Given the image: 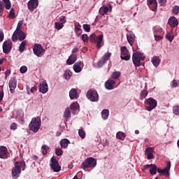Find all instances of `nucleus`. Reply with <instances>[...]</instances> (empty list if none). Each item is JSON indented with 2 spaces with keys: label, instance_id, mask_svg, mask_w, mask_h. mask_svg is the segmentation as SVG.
Wrapping results in <instances>:
<instances>
[{
  "label": "nucleus",
  "instance_id": "obj_43",
  "mask_svg": "<svg viewBox=\"0 0 179 179\" xmlns=\"http://www.w3.org/2000/svg\"><path fill=\"white\" fill-rule=\"evenodd\" d=\"M173 114L175 115H179V106H175L173 107Z\"/></svg>",
  "mask_w": 179,
  "mask_h": 179
},
{
  "label": "nucleus",
  "instance_id": "obj_39",
  "mask_svg": "<svg viewBox=\"0 0 179 179\" xmlns=\"http://www.w3.org/2000/svg\"><path fill=\"white\" fill-rule=\"evenodd\" d=\"M148 96V90H143L141 91V94H140V99L141 100H143Z\"/></svg>",
  "mask_w": 179,
  "mask_h": 179
},
{
  "label": "nucleus",
  "instance_id": "obj_37",
  "mask_svg": "<svg viewBox=\"0 0 179 179\" xmlns=\"http://www.w3.org/2000/svg\"><path fill=\"white\" fill-rule=\"evenodd\" d=\"M166 38L168 40V41H170V43H172L174 40V36L171 34V32H169L166 34Z\"/></svg>",
  "mask_w": 179,
  "mask_h": 179
},
{
  "label": "nucleus",
  "instance_id": "obj_42",
  "mask_svg": "<svg viewBox=\"0 0 179 179\" xmlns=\"http://www.w3.org/2000/svg\"><path fill=\"white\" fill-rule=\"evenodd\" d=\"M78 107H79V104H78V103H73L71 105L70 108L73 111H76Z\"/></svg>",
  "mask_w": 179,
  "mask_h": 179
},
{
  "label": "nucleus",
  "instance_id": "obj_4",
  "mask_svg": "<svg viewBox=\"0 0 179 179\" xmlns=\"http://www.w3.org/2000/svg\"><path fill=\"white\" fill-rule=\"evenodd\" d=\"M145 58L146 57L143 55V53H141V52H134L132 56V61L134 66H141V65H142L141 61H145Z\"/></svg>",
  "mask_w": 179,
  "mask_h": 179
},
{
  "label": "nucleus",
  "instance_id": "obj_60",
  "mask_svg": "<svg viewBox=\"0 0 179 179\" xmlns=\"http://www.w3.org/2000/svg\"><path fill=\"white\" fill-rule=\"evenodd\" d=\"M0 41H3V31L0 30Z\"/></svg>",
  "mask_w": 179,
  "mask_h": 179
},
{
  "label": "nucleus",
  "instance_id": "obj_20",
  "mask_svg": "<svg viewBox=\"0 0 179 179\" xmlns=\"http://www.w3.org/2000/svg\"><path fill=\"white\" fill-rule=\"evenodd\" d=\"M168 23L172 28L177 27V26H178V20H177L176 17H171L168 20Z\"/></svg>",
  "mask_w": 179,
  "mask_h": 179
},
{
  "label": "nucleus",
  "instance_id": "obj_15",
  "mask_svg": "<svg viewBox=\"0 0 179 179\" xmlns=\"http://www.w3.org/2000/svg\"><path fill=\"white\" fill-rule=\"evenodd\" d=\"M10 156V154L8 152V148L5 146H0V158L8 159Z\"/></svg>",
  "mask_w": 179,
  "mask_h": 179
},
{
  "label": "nucleus",
  "instance_id": "obj_48",
  "mask_svg": "<svg viewBox=\"0 0 179 179\" xmlns=\"http://www.w3.org/2000/svg\"><path fill=\"white\" fill-rule=\"evenodd\" d=\"M179 86V81L177 80H173L172 81L171 87H178Z\"/></svg>",
  "mask_w": 179,
  "mask_h": 179
},
{
  "label": "nucleus",
  "instance_id": "obj_21",
  "mask_svg": "<svg viewBox=\"0 0 179 179\" xmlns=\"http://www.w3.org/2000/svg\"><path fill=\"white\" fill-rule=\"evenodd\" d=\"M69 97L71 100L79 98V95L78 94V91L76 90V89L73 88L71 90V91L69 92Z\"/></svg>",
  "mask_w": 179,
  "mask_h": 179
},
{
  "label": "nucleus",
  "instance_id": "obj_56",
  "mask_svg": "<svg viewBox=\"0 0 179 179\" xmlns=\"http://www.w3.org/2000/svg\"><path fill=\"white\" fill-rule=\"evenodd\" d=\"M42 149L45 150V152H48L50 150V147H48L47 145H43L42 146Z\"/></svg>",
  "mask_w": 179,
  "mask_h": 179
},
{
  "label": "nucleus",
  "instance_id": "obj_6",
  "mask_svg": "<svg viewBox=\"0 0 179 179\" xmlns=\"http://www.w3.org/2000/svg\"><path fill=\"white\" fill-rule=\"evenodd\" d=\"M90 41L91 43H96V48L100 50L101 48V43H103V35L100 34L96 36V34H92L90 36Z\"/></svg>",
  "mask_w": 179,
  "mask_h": 179
},
{
  "label": "nucleus",
  "instance_id": "obj_35",
  "mask_svg": "<svg viewBox=\"0 0 179 179\" xmlns=\"http://www.w3.org/2000/svg\"><path fill=\"white\" fill-rule=\"evenodd\" d=\"M8 17L9 19H15V17H16V15H15V8H13L10 9Z\"/></svg>",
  "mask_w": 179,
  "mask_h": 179
},
{
  "label": "nucleus",
  "instance_id": "obj_54",
  "mask_svg": "<svg viewBox=\"0 0 179 179\" xmlns=\"http://www.w3.org/2000/svg\"><path fill=\"white\" fill-rule=\"evenodd\" d=\"M161 6H166V3H167V0H158Z\"/></svg>",
  "mask_w": 179,
  "mask_h": 179
},
{
  "label": "nucleus",
  "instance_id": "obj_57",
  "mask_svg": "<svg viewBox=\"0 0 179 179\" xmlns=\"http://www.w3.org/2000/svg\"><path fill=\"white\" fill-rule=\"evenodd\" d=\"M155 38L156 41H160V40H163V36L155 35Z\"/></svg>",
  "mask_w": 179,
  "mask_h": 179
},
{
  "label": "nucleus",
  "instance_id": "obj_55",
  "mask_svg": "<svg viewBox=\"0 0 179 179\" xmlns=\"http://www.w3.org/2000/svg\"><path fill=\"white\" fill-rule=\"evenodd\" d=\"M17 129V124L16 123H12L10 125V129H13V131H15V129Z\"/></svg>",
  "mask_w": 179,
  "mask_h": 179
},
{
  "label": "nucleus",
  "instance_id": "obj_53",
  "mask_svg": "<svg viewBox=\"0 0 179 179\" xmlns=\"http://www.w3.org/2000/svg\"><path fill=\"white\" fill-rule=\"evenodd\" d=\"M17 40H19V38H17V35H16V34H15V32H14L13 36H12V41L14 43H16V41H17Z\"/></svg>",
  "mask_w": 179,
  "mask_h": 179
},
{
  "label": "nucleus",
  "instance_id": "obj_30",
  "mask_svg": "<svg viewBox=\"0 0 179 179\" xmlns=\"http://www.w3.org/2000/svg\"><path fill=\"white\" fill-rule=\"evenodd\" d=\"M127 137V135H125V133L122 131H118L116 134L117 139H120V141H124L125 138Z\"/></svg>",
  "mask_w": 179,
  "mask_h": 179
},
{
  "label": "nucleus",
  "instance_id": "obj_8",
  "mask_svg": "<svg viewBox=\"0 0 179 179\" xmlns=\"http://www.w3.org/2000/svg\"><path fill=\"white\" fill-rule=\"evenodd\" d=\"M86 96L90 101H99V94H97V91L94 90H88Z\"/></svg>",
  "mask_w": 179,
  "mask_h": 179
},
{
  "label": "nucleus",
  "instance_id": "obj_16",
  "mask_svg": "<svg viewBox=\"0 0 179 179\" xmlns=\"http://www.w3.org/2000/svg\"><path fill=\"white\" fill-rule=\"evenodd\" d=\"M27 5L29 10L33 12L34 9H37V6H38V0H30Z\"/></svg>",
  "mask_w": 179,
  "mask_h": 179
},
{
  "label": "nucleus",
  "instance_id": "obj_31",
  "mask_svg": "<svg viewBox=\"0 0 179 179\" xmlns=\"http://www.w3.org/2000/svg\"><path fill=\"white\" fill-rule=\"evenodd\" d=\"M27 44V41H23L20 46H19V51L20 52H23L26 50V45Z\"/></svg>",
  "mask_w": 179,
  "mask_h": 179
},
{
  "label": "nucleus",
  "instance_id": "obj_29",
  "mask_svg": "<svg viewBox=\"0 0 179 179\" xmlns=\"http://www.w3.org/2000/svg\"><path fill=\"white\" fill-rule=\"evenodd\" d=\"M99 13L102 16H104V15L108 13V7L103 6L99 8Z\"/></svg>",
  "mask_w": 179,
  "mask_h": 179
},
{
  "label": "nucleus",
  "instance_id": "obj_2",
  "mask_svg": "<svg viewBox=\"0 0 179 179\" xmlns=\"http://www.w3.org/2000/svg\"><path fill=\"white\" fill-rule=\"evenodd\" d=\"M23 167L22 170H24L26 167V162H16L15 164V167L12 169V177L13 179H17L20 176V173H22V168Z\"/></svg>",
  "mask_w": 179,
  "mask_h": 179
},
{
  "label": "nucleus",
  "instance_id": "obj_25",
  "mask_svg": "<svg viewBox=\"0 0 179 179\" xmlns=\"http://www.w3.org/2000/svg\"><path fill=\"white\" fill-rule=\"evenodd\" d=\"M76 55H71L66 61L67 65H73L76 62Z\"/></svg>",
  "mask_w": 179,
  "mask_h": 179
},
{
  "label": "nucleus",
  "instance_id": "obj_63",
  "mask_svg": "<svg viewBox=\"0 0 179 179\" xmlns=\"http://www.w3.org/2000/svg\"><path fill=\"white\" fill-rule=\"evenodd\" d=\"M152 167V164H146L144 166V170H146L148 169H150Z\"/></svg>",
  "mask_w": 179,
  "mask_h": 179
},
{
  "label": "nucleus",
  "instance_id": "obj_61",
  "mask_svg": "<svg viewBox=\"0 0 179 179\" xmlns=\"http://www.w3.org/2000/svg\"><path fill=\"white\" fill-rule=\"evenodd\" d=\"M10 75V70H6V71L5 72V78L6 79V78L8 77V76Z\"/></svg>",
  "mask_w": 179,
  "mask_h": 179
},
{
  "label": "nucleus",
  "instance_id": "obj_3",
  "mask_svg": "<svg viewBox=\"0 0 179 179\" xmlns=\"http://www.w3.org/2000/svg\"><path fill=\"white\" fill-rule=\"evenodd\" d=\"M29 129L34 132L35 134L38 132L40 128H41V117H33L29 123Z\"/></svg>",
  "mask_w": 179,
  "mask_h": 179
},
{
  "label": "nucleus",
  "instance_id": "obj_26",
  "mask_svg": "<svg viewBox=\"0 0 179 179\" xmlns=\"http://www.w3.org/2000/svg\"><path fill=\"white\" fill-rule=\"evenodd\" d=\"M69 143H71V141H69V140L67 138H64L60 141V146L63 149H66V148H68Z\"/></svg>",
  "mask_w": 179,
  "mask_h": 179
},
{
  "label": "nucleus",
  "instance_id": "obj_13",
  "mask_svg": "<svg viewBox=\"0 0 179 179\" xmlns=\"http://www.w3.org/2000/svg\"><path fill=\"white\" fill-rule=\"evenodd\" d=\"M10 51H12V41L8 40L3 43V52L9 54Z\"/></svg>",
  "mask_w": 179,
  "mask_h": 179
},
{
  "label": "nucleus",
  "instance_id": "obj_14",
  "mask_svg": "<svg viewBox=\"0 0 179 179\" xmlns=\"http://www.w3.org/2000/svg\"><path fill=\"white\" fill-rule=\"evenodd\" d=\"M147 5L152 12L157 11V0H147Z\"/></svg>",
  "mask_w": 179,
  "mask_h": 179
},
{
  "label": "nucleus",
  "instance_id": "obj_58",
  "mask_svg": "<svg viewBox=\"0 0 179 179\" xmlns=\"http://www.w3.org/2000/svg\"><path fill=\"white\" fill-rule=\"evenodd\" d=\"M66 20H65V16H62L60 17V23H62V24H64V23H66Z\"/></svg>",
  "mask_w": 179,
  "mask_h": 179
},
{
  "label": "nucleus",
  "instance_id": "obj_1",
  "mask_svg": "<svg viewBox=\"0 0 179 179\" xmlns=\"http://www.w3.org/2000/svg\"><path fill=\"white\" fill-rule=\"evenodd\" d=\"M170 169H171V162H170V161L166 162V166L164 169L157 168L156 164H152L151 167L150 168V174L152 176H156V174L159 173V176H166V177H169Z\"/></svg>",
  "mask_w": 179,
  "mask_h": 179
},
{
  "label": "nucleus",
  "instance_id": "obj_40",
  "mask_svg": "<svg viewBox=\"0 0 179 179\" xmlns=\"http://www.w3.org/2000/svg\"><path fill=\"white\" fill-rule=\"evenodd\" d=\"M78 135L82 138V139H85L86 138V132L83 129H79L78 131Z\"/></svg>",
  "mask_w": 179,
  "mask_h": 179
},
{
  "label": "nucleus",
  "instance_id": "obj_22",
  "mask_svg": "<svg viewBox=\"0 0 179 179\" xmlns=\"http://www.w3.org/2000/svg\"><path fill=\"white\" fill-rule=\"evenodd\" d=\"M15 34H16L20 41H23L26 38V34L23 31H15Z\"/></svg>",
  "mask_w": 179,
  "mask_h": 179
},
{
  "label": "nucleus",
  "instance_id": "obj_38",
  "mask_svg": "<svg viewBox=\"0 0 179 179\" xmlns=\"http://www.w3.org/2000/svg\"><path fill=\"white\" fill-rule=\"evenodd\" d=\"M64 117H65V118H71V110H69V108H66L64 113Z\"/></svg>",
  "mask_w": 179,
  "mask_h": 179
},
{
  "label": "nucleus",
  "instance_id": "obj_45",
  "mask_svg": "<svg viewBox=\"0 0 179 179\" xmlns=\"http://www.w3.org/2000/svg\"><path fill=\"white\" fill-rule=\"evenodd\" d=\"M55 154L57 156H62V155H64V151L61 148H57L55 150Z\"/></svg>",
  "mask_w": 179,
  "mask_h": 179
},
{
  "label": "nucleus",
  "instance_id": "obj_64",
  "mask_svg": "<svg viewBox=\"0 0 179 179\" xmlns=\"http://www.w3.org/2000/svg\"><path fill=\"white\" fill-rule=\"evenodd\" d=\"M3 100V92H0V103Z\"/></svg>",
  "mask_w": 179,
  "mask_h": 179
},
{
  "label": "nucleus",
  "instance_id": "obj_51",
  "mask_svg": "<svg viewBox=\"0 0 179 179\" xmlns=\"http://www.w3.org/2000/svg\"><path fill=\"white\" fill-rule=\"evenodd\" d=\"M20 71L21 73H26V72H27V67L26 66H22L20 68Z\"/></svg>",
  "mask_w": 179,
  "mask_h": 179
},
{
  "label": "nucleus",
  "instance_id": "obj_32",
  "mask_svg": "<svg viewBox=\"0 0 179 179\" xmlns=\"http://www.w3.org/2000/svg\"><path fill=\"white\" fill-rule=\"evenodd\" d=\"M109 114L110 111L108 110V109L103 110L101 112V116L103 120H107V118H108Z\"/></svg>",
  "mask_w": 179,
  "mask_h": 179
},
{
  "label": "nucleus",
  "instance_id": "obj_50",
  "mask_svg": "<svg viewBox=\"0 0 179 179\" xmlns=\"http://www.w3.org/2000/svg\"><path fill=\"white\" fill-rule=\"evenodd\" d=\"M5 7H3V4L2 3V1H0V16H2L3 15V9Z\"/></svg>",
  "mask_w": 179,
  "mask_h": 179
},
{
  "label": "nucleus",
  "instance_id": "obj_46",
  "mask_svg": "<svg viewBox=\"0 0 179 179\" xmlns=\"http://www.w3.org/2000/svg\"><path fill=\"white\" fill-rule=\"evenodd\" d=\"M81 38L84 43H87L89 41V36L86 34H83Z\"/></svg>",
  "mask_w": 179,
  "mask_h": 179
},
{
  "label": "nucleus",
  "instance_id": "obj_10",
  "mask_svg": "<svg viewBox=\"0 0 179 179\" xmlns=\"http://www.w3.org/2000/svg\"><path fill=\"white\" fill-rule=\"evenodd\" d=\"M33 51L36 57H43L45 52V49L43 48L41 45L36 43L33 48Z\"/></svg>",
  "mask_w": 179,
  "mask_h": 179
},
{
  "label": "nucleus",
  "instance_id": "obj_19",
  "mask_svg": "<svg viewBox=\"0 0 179 179\" xmlns=\"http://www.w3.org/2000/svg\"><path fill=\"white\" fill-rule=\"evenodd\" d=\"M39 92H41V93H43V94L48 92V84H47V82L45 80L43 81L39 85Z\"/></svg>",
  "mask_w": 179,
  "mask_h": 179
},
{
  "label": "nucleus",
  "instance_id": "obj_5",
  "mask_svg": "<svg viewBox=\"0 0 179 179\" xmlns=\"http://www.w3.org/2000/svg\"><path fill=\"white\" fill-rule=\"evenodd\" d=\"M97 166V161L93 157L87 158L84 162L81 164V169L86 170V169H93Z\"/></svg>",
  "mask_w": 179,
  "mask_h": 179
},
{
  "label": "nucleus",
  "instance_id": "obj_27",
  "mask_svg": "<svg viewBox=\"0 0 179 179\" xmlns=\"http://www.w3.org/2000/svg\"><path fill=\"white\" fill-rule=\"evenodd\" d=\"M127 38L130 45H132L134 44V41H135V35L134 34H128L127 35Z\"/></svg>",
  "mask_w": 179,
  "mask_h": 179
},
{
  "label": "nucleus",
  "instance_id": "obj_59",
  "mask_svg": "<svg viewBox=\"0 0 179 179\" xmlns=\"http://www.w3.org/2000/svg\"><path fill=\"white\" fill-rule=\"evenodd\" d=\"M147 159H148V160L153 159V153L147 154Z\"/></svg>",
  "mask_w": 179,
  "mask_h": 179
},
{
  "label": "nucleus",
  "instance_id": "obj_36",
  "mask_svg": "<svg viewBox=\"0 0 179 179\" xmlns=\"http://www.w3.org/2000/svg\"><path fill=\"white\" fill-rule=\"evenodd\" d=\"M121 76V72L120 71H114L112 73L111 78L112 79H118Z\"/></svg>",
  "mask_w": 179,
  "mask_h": 179
},
{
  "label": "nucleus",
  "instance_id": "obj_17",
  "mask_svg": "<svg viewBox=\"0 0 179 179\" xmlns=\"http://www.w3.org/2000/svg\"><path fill=\"white\" fill-rule=\"evenodd\" d=\"M8 86L10 87V93H15V89H16V86H17L16 78H12L8 83Z\"/></svg>",
  "mask_w": 179,
  "mask_h": 179
},
{
  "label": "nucleus",
  "instance_id": "obj_34",
  "mask_svg": "<svg viewBox=\"0 0 179 179\" xmlns=\"http://www.w3.org/2000/svg\"><path fill=\"white\" fill-rule=\"evenodd\" d=\"M3 2L5 4L6 9L9 10L10 8H12V3H10V0H3Z\"/></svg>",
  "mask_w": 179,
  "mask_h": 179
},
{
  "label": "nucleus",
  "instance_id": "obj_18",
  "mask_svg": "<svg viewBox=\"0 0 179 179\" xmlns=\"http://www.w3.org/2000/svg\"><path fill=\"white\" fill-rule=\"evenodd\" d=\"M105 87L107 89V90H113V89H115V80L108 79L105 83Z\"/></svg>",
  "mask_w": 179,
  "mask_h": 179
},
{
  "label": "nucleus",
  "instance_id": "obj_49",
  "mask_svg": "<svg viewBox=\"0 0 179 179\" xmlns=\"http://www.w3.org/2000/svg\"><path fill=\"white\" fill-rule=\"evenodd\" d=\"M22 24H23V22L22 21L19 22L17 25V28H16L15 31H22L20 29L22 28Z\"/></svg>",
  "mask_w": 179,
  "mask_h": 179
},
{
  "label": "nucleus",
  "instance_id": "obj_9",
  "mask_svg": "<svg viewBox=\"0 0 179 179\" xmlns=\"http://www.w3.org/2000/svg\"><path fill=\"white\" fill-rule=\"evenodd\" d=\"M157 106V101L153 98H149L146 101L145 107L148 111H152Z\"/></svg>",
  "mask_w": 179,
  "mask_h": 179
},
{
  "label": "nucleus",
  "instance_id": "obj_24",
  "mask_svg": "<svg viewBox=\"0 0 179 179\" xmlns=\"http://www.w3.org/2000/svg\"><path fill=\"white\" fill-rule=\"evenodd\" d=\"M80 27H81V26H80V24H79V22H76L75 24L74 31H75V33H76L77 37H80V34H82V29Z\"/></svg>",
  "mask_w": 179,
  "mask_h": 179
},
{
  "label": "nucleus",
  "instance_id": "obj_33",
  "mask_svg": "<svg viewBox=\"0 0 179 179\" xmlns=\"http://www.w3.org/2000/svg\"><path fill=\"white\" fill-rule=\"evenodd\" d=\"M71 76H72V71L71 70H66L64 72V77L66 80H69L71 79Z\"/></svg>",
  "mask_w": 179,
  "mask_h": 179
},
{
  "label": "nucleus",
  "instance_id": "obj_44",
  "mask_svg": "<svg viewBox=\"0 0 179 179\" xmlns=\"http://www.w3.org/2000/svg\"><path fill=\"white\" fill-rule=\"evenodd\" d=\"M172 13L174 15H178L179 14V6H175L172 9Z\"/></svg>",
  "mask_w": 179,
  "mask_h": 179
},
{
  "label": "nucleus",
  "instance_id": "obj_62",
  "mask_svg": "<svg viewBox=\"0 0 179 179\" xmlns=\"http://www.w3.org/2000/svg\"><path fill=\"white\" fill-rule=\"evenodd\" d=\"M78 51H79V48H74L72 50V54H76V52H78Z\"/></svg>",
  "mask_w": 179,
  "mask_h": 179
},
{
  "label": "nucleus",
  "instance_id": "obj_11",
  "mask_svg": "<svg viewBox=\"0 0 179 179\" xmlns=\"http://www.w3.org/2000/svg\"><path fill=\"white\" fill-rule=\"evenodd\" d=\"M121 59L124 61H129L131 59V55H129V52L128 51V48L125 46L121 48Z\"/></svg>",
  "mask_w": 179,
  "mask_h": 179
},
{
  "label": "nucleus",
  "instance_id": "obj_23",
  "mask_svg": "<svg viewBox=\"0 0 179 179\" xmlns=\"http://www.w3.org/2000/svg\"><path fill=\"white\" fill-rule=\"evenodd\" d=\"M82 65H83V62H80L78 63H76L73 66V71L76 73H79V72L82 71V68H80V66H82Z\"/></svg>",
  "mask_w": 179,
  "mask_h": 179
},
{
  "label": "nucleus",
  "instance_id": "obj_47",
  "mask_svg": "<svg viewBox=\"0 0 179 179\" xmlns=\"http://www.w3.org/2000/svg\"><path fill=\"white\" fill-rule=\"evenodd\" d=\"M83 27L85 31H87V33H89V31H90V24H84L83 25Z\"/></svg>",
  "mask_w": 179,
  "mask_h": 179
},
{
  "label": "nucleus",
  "instance_id": "obj_41",
  "mask_svg": "<svg viewBox=\"0 0 179 179\" xmlns=\"http://www.w3.org/2000/svg\"><path fill=\"white\" fill-rule=\"evenodd\" d=\"M55 27L57 30H61V29H62V27H64V24H62L60 22H55Z\"/></svg>",
  "mask_w": 179,
  "mask_h": 179
},
{
  "label": "nucleus",
  "instance_id": "obj_28",
  "mask_svg": "<svg viewBox=\"0 0 179 179\" xmlns=\"http://www.w3.org/2000/svg\"><path fill=\"white\" fill-rule=\"evenodd\" d=\"M160 57L159 56H155L152 59V62L154 66H159L160 65Z\"/></svg>",
  "mask_w": 179,
  "mask_h": 179
},
{
  "label": "nucleus",
  "instance_id": "obj_12",
  "mask_svg": "<svg viewBox=\"0 0 179 179\" xmlns=\"http://www.w3.org/2000/svg\"><path fill=\"white\" fill-rule=\"evenodd\" d=\"M111 57V53L110 52H106L103 57L97 63V66L99 68H101V66H103V65H104L106 64V62H107V61H108V59H110V58Z\"/></svg>",
  "mask_w": 179,
  "mask_h": 179
},
{
  "label": "nucleus",
  "instance_id": "obj_7",
  "mask_svg": "<svg viewBox=\"0 0 179 179\" xmlns=\"http://www.w3.org/2000/svg\"><path fill=\"white\" fill-rule=\"evenodd\" d=\"M50 167L55 173H59V171H61V166H59V162L55 156L50 159Z\"/></svg>",
  "mask_w": 179,
  "mask_h": 179
},
{
  "label": "nucleus",
  "instance_id": "obj_52",
  "mask_svg": "<svg viewBox=\"0 0 179 179\" xmlns=\"http://www.w3.org/2000/svg\"><path fill=\"white\" fill-rule=\"evenodd\" d=\"M150 153H153V148H150V147H148L145 150V155H149Z\"/></svg>",
  "mask_w": 179,
  "mask_h": 179
}]
</instances>
